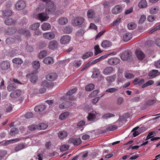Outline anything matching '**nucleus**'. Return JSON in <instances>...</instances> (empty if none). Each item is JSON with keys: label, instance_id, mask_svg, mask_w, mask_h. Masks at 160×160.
Returning <instances> with one entry per match:
<instances>
[{"label": "nucleus", "instance_id": "obj_18", "mask_svg": "<svg viewBox=\"0 0 160 160\" xmlns=\"http://www.w3.org/2000/svg\"><path fill=\"white\" fill-rule=\"evenodd\" d=\"M72 105L71 103L69 102H66L60 104L59 107L60 108L63 109L70 107Z\"/></svg>", "mask_w": 160, "mask_h": 160}, {"label": "nucleus", "instance_id": "obj_20", "mask_svg": "<svg viewBox=\"0 0 160 160\" xmlns=\"http://www.w3.org/2000/svg\"><path fill=\"white\" fill-rule=\"evenodd\" d=\"M46 14L43 12L39 13L38 15V18L41 21H46L48 18V17L46 16Z\"/></svg>", "mask_w": 160, "mask_h": 160}, {"label": "nucleus", "instance_id": "obj_38", "mask_svg": "<svg viewBox=\"0 0 160 160\" xmlns=\"http://www.w3.org/2000/svg\"><path fill=\"white\" fill-rule=\"evenodd\" d=\"M12 62L17 64H21L22 63L23 61L20 58H15L12 60Z\"/></svg>", "mask_w": 160, "mask_h": 160}, {"label": "nucleus", "instance_id": "obj_57", "mask_svg": "<svg viewBox=\"0 0 160 160\" xmlns=\"http://www.w3.org/2000/svg\"><path fill=\"white\" fill-rule=\"evenodd\" d=\"M115 115L112 113H106L102 116V118L104 119H107L108 118H110L112 117H114Z\"/></svg>", "mask_w": 160, "mask_h": 160}, {"label": "nucleus", "instance_id": "obj_31", "mask_svg": "<svg viewBox=\"0 0 160 160\" xmlns=\"http://www.w3.org/2000/svg\"><path fill=\"white\" fill-rule=\"evenodd\" d=\"M96 115L95 113H89L87 117L88 120L90 121H94L96 118Z\"/></svg>", "mask_w": 160, "mask_h": 160}, {"label": "nucleus", "instance_id": "obj_22", "mask_svg": "<svg viewBox=\"0 0 160 160\" xmlns=\"http://www.w3.org/2000/svg\"><path fill=\"white\" fill-rule=\"evenodd\" d=\"M43 62L47 64H52L53 62V58L51 57H46L44 59Z\"/></svg>", "mask_w": 160, "mask_h": 160}, {"label": "nucleus", "instance_id": "obj_51", "mask_svg": "<svg viewBox=\"0 0 160 160\" xmlns=\"http://www.w3.org/2000/svg\"><path fill=\"white\" fill-rule=\"evenodd\" d=\"M28 128L30 131H33L38 129V126L36 125L32 124L28 126Z\"/></svg>", "mask_w": 160, "mask_h": 160}, {"label": "nucleus", "instance_id": "obj_49", "mask_svg": "<svg viewBox=\"0 0 160 160\" xmlns=\"http://www.w3.org/2000/svg\"><path fill=\"white\" fill-rule=\"evenodd\" d=\"M81 61L80 60H75L73 64V66L76 68H78L81 65Z\"/></svg>", "mask_w": 160, "mask_h": 160}, {"label": "nucleus", "instance_id": "obj_39", "mask_svg": "<svg viewBox=\"0 0 160 160\" xmlns=\"http://www.w3.org/2000/svg\"><path fill=\"white\" fill-rule=\"evenodd\" d=\"M16 41L15 39L12 37H9L5 41L7 44L10 45Z\"/></svg>", "mask_w": 160, "mask_h": 160}, {"label": "nucleus", "instance_id": "obj_5", "mask_svg": "<svg viewBox=\"0 0 160 160\" xmlns=\"http://www.w3.org/2000/svg\"><path fill=\"white\" fill-rule=\"evenodd\" d=\"M26 7L25 2L22 0L19 1L15 4V7L17 10H21L24 9Z\"/></svg>", "mask_w": 160, "mask_h": 160}, {"label": "nucleus", "instance_id": "obj_34", "mask_svg": "<svg viewBox=\"0 0 160 160\" xmlns=\"http://www.w3.org/2000/svg\"><path fill=\"white\" fill-rule=\"evenodd\" d=\"M19 32L22 34H25L27 37H29L31 36V34L28 30L25 29H21L19 30Z\"/></svg>", "mask_w": 160, "mask_h": 160}, {"label": "nucleus", "instance_id": "obj_23", "mask_svg": "<svg viewBox=\"0 0 160 160\" xmlns=\"http://www.w3.org/2000/svg\"><path fill=\"white\" fill-rule=\"evenodd\" d=\"M132 37V35L130 33H126L123 36V39L124 42H127L130 40Z\"/></svg>", "mask_w": 160, "mask_h": 160}, {"label": "nucleus", "instance_id": "obj_45", "mask_svg": "<svg viewBox=\"0 0 160 160\" xmlns=\"http://www.w3.org/2000/svg\"><path fill=\"white\" fill-rule=\"evenodd\" d=\"M18 133V129L16 128L13 127L11 129L10 133L11 135L13 136L15 134H17Z\"/></svg>", "mask_w": 160, "mask_h": 160}, {"label": "nucleus", "instance_id": "obj_2", "mask_svg": "<svg viewBox=\"0 0 160 160\" xmlns=\"http://www.w3.org/2000/svg\"><path fill=\"white\" fill-rule=\"evenodd\" d=\"M26 77L28 78H30V81L33 83H35L38 78V77L37 75L36 72L34 71H33L27 74L26 75Z\"/></svg>", "mask_w": 160, "mask_h": 160}, {"label": "nucleus", "instance_id": "obj_6", "mask_svg": "<svg viewBox=\"0 0 160 160\" xmlns=\"http://www.w3.org/2000/svg\"><path fill=\"white\" fill-rule=\"evenodd\" d=\"M10 64L9 61H5L2 62L0 64V67L3 70H6L10 67Z\"/></svg>", "mask_w": 160, "mask_h": 160}, {"label": "nucleus", "instance_id": "obj_54", "mask_svg": "<svg viewBox=\"0 0 160 160\" xmlns=\"http://www.w3.org/2000/svg\"><path fill=\"white\" fill-rule=\"evenodd\" d=\"M156 102V100L155 99L149 100L146 102V104L148 106L152 105L155 103Z\"/></svg>", "mask_w": 160, "mask_h": 160}, {"label": "nucleus", "instance_id": "obj_53", "mask_svg": "<svg viewBox=\"0 0 160 160\" xmlns=\"http://www.w3.org/2000/svg\"><path fill=\"white\" fill-rule=\"evenodd\" d=\"M100 74L99 70H98L93 72L92 77V78H95L98 77Z\"/></svg>", "mask_w": 160, "mask_h": 160}, {"label": "nucleus", "instance_id": "obj_7", "mask_svg": "<svg viewBox=\"0 0 160 160\" xmlns=\"http://www.w3.org/2000/svg\"><path fill=\"white\" fill-rule=\"evenodd\" d=\"M120 60L117 58H112L108 60V62L109 64L112 65H117L120 62Z\"/></svg>", "mask_w": 160, "mask_h": 160}, {"label": "nucleus", "instance_id": "obj_16", "mask_svg": "<svg viewBox=\"0 0 160 160\" xmlns=\"http://www.w3.org/2000/svg\"><path fill=\"white\" fill-rule=\"evenodd\" d=\"M113 70V68L112 67H108L104 69L103 73L105 75H108L111 73Z\"/></svg>", "mask_w": 160, "mask_h": 160}, {"label": "nucleus", "instance_id": "obj_32", "mask_svg": "<svg viewBox=\"0 0 160 160\" xmlns=\"http://www.w3.org/2000/svg\"><path fill=\"white\" fill-rule=\"evenodd\" d=\"M68 22V19L65 17H62L60 18L58 20V23L61 25H65Z\"/></svg>", "mask_w": 160, "mask_h": 160}, {"label": "nucleus", "instance_id": "obj_24", "mask_svg": "<svg viewBox=\"0 0 160 160\" xmlns=\"http://www.w3.org/2000/svg\"><path fill=\"white\" fill-rule=\"evenodd\" d=\"M46 107L44 105H41L36 107L34 110L36 112H42L44 110Z\"/></svg>", "mask_w": 160, "mask_h": 160}, {"label": "nucleus", "instance_id": "obj_64", "mask_svg": "<svg viewBox=\"0 0 160 160\" xmlns=\"http://www.w3.org/2000/svg\"><path fill=\"white\" fill-rule=\"evenodd\" d=\"M16 31V29L14 28H9L8 30V32L11 35L14 33Z\"/></svg>", "mask_w": 160, "mask_h": 160}, {"label": "nucleus", "instance_id": "obj_11", "mask_svg": "<svg viewBox=\"0 0 160 160\" xmlns=\"http://www.w3.org/2000/svg\"><path fill=\"white\" fill-rule=\"evenodd\" d=\"M21 91L20 89H17L15 91L12 92L10 94V96L13 98L18 97L21 94Z\"/></svg>", "mask_w": 160, "mask_h": 160}, {"label": "nucleus", "instance_id": "obj_29", "mask_svg": "<svg viewBox=\"0 0 160 160\" xmlns=\"http://www.w3.org/2000/svg\"><path fill=\"white\" fill-rule=\"evenodd\" d=\"M2 16L5 17H9L11 15L12 12V11L10 9H7L3 10L2 12Z\"/></svg>", "mask_w": 160, "mask_h": 160}, {"label": "nucleus", "instance_id": "obj_10", "mask_svg": "<svg viewBox=\"0 0 160 160\" xmlns=\"http://www.w3.org/2000/svg\"><path fill=\"white\" fill-rule=\"evenodd\" d=\"M71 37L68 35H64L60 39V42L62 44H67L71 40Z\"/></svg>", "mask_w": 160, "mask_h": 160}, {"label": "nucleus", "instance_id": "obj_55", "mask_svg": "<svg viewBox=\"0 0 160 160\" xmlns=\"http://www.w3.org/2000/svg\"><path fill=\"white\" fill-rule=\"evenodd\" d=\"M118 91V89H117L113 88H108L105 91L107 92L112 93L117 92Z\"/></svg>", "mask_w": 160, "mask_h": 160}, {"label": "nucleus", "instance_id": "obj_8", "mask_svg": "<svg viewBox=\"0 0 160 160\" xmlns=\"http://www.w3.org/2000/svg\"><path fill=\"white\" fill-rule=\"evenodd\" d=\"M58 43L56 41L53 40L50 41L48 47L51 50H54L57 48Z\"/></svg>", "mask_w": 160, "mask_h": 160}, {"label": "nucleus", "instance_id": "obj_4", "mask_svg": "<svg viewBox=\"0 0 160 160\" xmlns=\"http://www.w3.org/2000/svg\"><path fill=\"white\" fill-rule=\"evenodd\" d=\"M122 11V6L119 5H116L112 8L111 12L112 14L117 15L120 13Z\"/></svg>", "mask_w": 160, "mask_h": 160}, {"label": "nucleus", "instance_id": "obj_46", "mask_svg": "<svg viewBox=\"0 0 160 160\" xmlns=\"http://www.w3.org/2000/svg\"><path fill=\"white\" fill-rule=\"evenodd\" d=\"M94 48L95 50L94 54L95 55H97L99 53H100L102 52V51L101 50V49L99 48V47L98 45H97L95 46L94 47Z\"/></svg>", "mask_w": 160, "mask_h": 160}, {"label": "nucleus", "instance_id": "obj_27", "mask_svg": "<svg viewBox=\"0 0 160 160\" xmlns=\"http://www.w3.org/2000/svg\"><path fill=\"white\" fill-rule=\"evenodd\" d=\"M116 78V75L113 74L110 76H108L106 78V80L108 83L110 84L113 82Z\"/></svg>", "mask_w": 160, "mask_h": 160}, {"label": "nucleus", "instance_id": "obj_59", "mask_svg": "<svg viewBox=\"0 0 160 160\" xmlns=\"http://www.w3.org/2000/svg\"><path fill=\"white\" fill-rule=\"evenodd\" d=\"M124 76L125 78L128 79L132 78L134 77V76L133 74L128 73H125Z\"/></svg>", "mask_w": 160, "mask_h": 160}, {"label": "nucleus", "instance_id": "obj_44", "mask_svg": "<svg viewBox=\"0 0 160 160\" xmlns=\"http://www.w3.org/2000/svg\"><path fill=\"white\" fill-rule=\"evenodd\" d=\"M154 82L152 80H150L147 82L143 84L142 87V88H144L147 87L149 86L154 83Z\"/></svg>", "mask_w": 160, "mask_h": 160}, {"label": "nucleus", "instance_id": "obj_63", "mask_svg": "<svg viewBox=\"0 0 160 160\" xmlns=\"http://www.w3.org/2000/svg\"><path fill=\"white\" fill-rule=\"evenodd\" d=\"M33 113L30 112H29L26 113L24 115V117L25 118H31L33 117Z\"/></svg>", "mask_w": 160, "mask_h": 160}, {"label": "nucleus", "instance_id": "obj_36", "mask_svg": "<svg viewBox=\"0 0 160 160\" xmlns=\"http://www.w3.org/2000/svg\"><path fill=\"white\" fill-rule=\"evenodd\" d=\"M69 115V113L68 112H66L61 113L59 116V118L63 120L66 119Z\"/></svg>", "mask_w": 160, "mask_h": 160}, {"label": "nucleus", "instance_id": "obj_21", "mask_svg": "<svg viewBox=\"0 0 160 160\" xmlns=\"http://www.w3.org/2000/svg\"><path fill=\"white\" fill-rule=\"evenodd\" d=\"M25 148L26 146L23 143L18 144L15 147L14 150L18 152Z\"/></svg>", "mask_w": 160, "mask_h": 160}, {"label": "nucleus", "instance_id": "obj_33", "mask_svg": "<svg viewBox=\"0 0 160 160\" xmlns=\"http://www.w3.org/2000/svg\"><path fill=\"white\" fill-rule=\"evenodd\" d=\"M50 28V24L48 23H44L42 26V29L43 31L48 30Z\"/></svg>", "mask_w": 160, "mask_h": 160}, {"label": "nucleus", "instance_id": "obj_47", "mask_svg": "<svg viewBox=\"0 0 160 160\" xmlns=\"http://www.w3.org/2000/svg\"><path fill=\"white\" fill-rule=\"evenodd\" d=\"M47 52L46 50H43L41 51L39 54L38 57L40 58H42L45 57L47 54Z\"/></svg>", "mask_w": 160, "mask_h": 160}, {"label": "nucleus", "instance_id": "obj_19", "mask_svg": "<svg viewBox=\"0 0 160 160\" xmlns=\"http://www.w3.org/2000/svg\"><path fill=\"white\" fill-rule=\"evenodd\" d=\"M95 12L92 9L88 10L87 12V17L89 18H93L95 17Z\"/></svg>", "mask_w": 160, "mask_h": 160}, {"label": "nucleus", "instance_id": "obj_13", "mask_svg": "<svg viewBox=\"0 0 160 160\" xmlns=\"http://www.w3.org/2000/svg\"><path fill=\"white\" fill-rule=\"evenodd\" d=\"M118 128V127L116 125H109L107 126L106 129L102 131V133H105L107 132V131H113Z\"/></svg>", "mask_w": 160, "mask_h": 160}, {"label": "nucleus", "instance_id": "obj_62", "mask_svg": "<svg viewBox=\"0 0 160 160\" xmlns=\"http://www.w3.org/2000/svg\"><path fill=\"white\" fill-rule=\"evenodd\" d=\"M76 91V89L75 88L69 90L66 93V96L71 95Z\"/></svg>", "mask_w": 160, "mask_h": 160}, {"label": "nucleus", "instance_id": "obj_3", "mask_svg": "<svg viewBox=\"0 0 160 160\" xmlns=\"http://www.w3.org/2000/svg\"><path fill=\"white\" fill-rule=\"evenodd\" d=\"M68 142L69 143H73L74 145L78 146L82 143V140L80 138L72 137L69 139Z\"/></svg>", "mask_w": 160, "mask_h": 160}, {"label": "nucleus", "instance_id": "obj_42", "mask_svg": "<svg viewBox=\"0 0 160 160\" xmlns=\"http://www.w3.org/2000/svg\"><path fill=\"white\" fill-rule=\"evenodd\" d=\"M158 10V8L157 6L152 7L149 10L151 14H155L156 13Z\"/></svg>", "mask_w": 160, "mask_h": 160}, {"label": "nucleus", "instance_id": "obj_1", "mask_svg": "<svg viewBox=\"0 0 160 160\" xmlns=\"http://www.w3.org/2000/svg\"><path fill=\"white\" fill-rule=\"evenodd\" d=\"M84 18L82 17H77L75 18L72 22L73 26H78L82 24L84 22Z\"/></svg>", "mask_w": 160, "mask_h": 160}, {"label": "nucleus", "instance_id": "obj_61", "mask_svg": "<svg viewBox=\"0 0 160 160\" xmlns=\"http://www.w3.org/2000/svg\"><path fill=\"white\" fill-rule=\"evenodd\" d=\"M146 19V17L144 15H142L139 20L138 22L139 23H143Z\"/></svg>", "mask_w": 160, "mask_h": 160}, {"label": "nucleus", "instance_id": "obj_37", "mask_svg": "<svg viewBox=\"0 0 160 160\" xmlns=\"http://www.w3.org/2000/svg\"><path fill=\"white\" fill-rule=\"evenodd\" d=\"M37 126L38 129L39 130H44L48 127V125L44 123H39Z\"/></svg>", "mask_w": 160, "mask_h": 160}, {"label": "nucleus", "instance_id": "obj_14", "mask_svg": "<svg viewBox=\"0 0 160 160\" xmlns=\"http://www.w3.org/2000/svg\"><path fill=\"white\" fill-rule=\"evenodd\" d=\"M135 52L137 58L139 60H141L144 58V54L140 50L137 49L135 51Z\"/></svg>", "mask_w": 160, "mask_h": 160}, {"label": "nucleus", "instance_id": "obj_12", "mask_svg": "<svg viewBox=\"0 0 160 160\" xmlns=\"http://www.w3.org/2000/svg\"><path fill=\"white\" fill-rule=\"evenodd\" d=\"M57 74L56 73H52L48 74L46 77V79L49 81H53L57 78Z\"/></svg>", "mask_w": 160, "mask_h": 160}, {"label": "nucleus", "instance_id": "obj_15", "mask_svg": "<svg viewBox=\"0 0 160 160\" xmlns=\"http://www.w3.org/2000/svg\"><path fill=\"white\" fill-rule=\"evenodd\" d=\"M131 52H126L123 53L121 56V58L122 60H127L131 56Z\"/></svg>", "mask_w": 160, "mask_h": 160}, {"label": "nucleus", "instance_id": "obj_26", "mask_svg": "<svg viewBox=\"0 0 160 160\" xmlns=\"http://www.w3.org/2000/svg\"><path fill=\"white\" fill-rule=\"evenodd\" d=\"M17 86L14 83H11L9 84L7 87V90L9 92H11L16 89Z\"/></svg>", "mask_w": 160, "mask_h": 160}, {"label": "nucleus", "instance_id": "obj_60", "mask_svg": "<svg viewBox=\"0 0 160 160\" xmlns=\"http://www.w3.org/2000/svg\"><path fill=\"white\" fill-rule=\"evenodd\" d=\"M69 149V146L67 145H62L60 148V151L62 152L64 151L68 150Z\"/></svg>", "mask_w": 160, "mask_h": 160}, {"label": "nucleus", "instance_id": "obj_17", "mask_svg": "<svg viewBox=\"0 0 160 160\" xmlns=\"http://www.w3.org/2000/svg\"><path fill=\"white\" fill-rule=\"evenodd\" d=\"M112 45V42L108 40H104L102 43L101 46L104 48H106L110 47Z\"/></svg>", "mask_w": 160, "mask_h": 160}, {"label": "nucleus", "instance_id": "obj_43", "mask_svg": "<svg viewBox=\"0 0 160 160\" xmlns=\"http://www.w3.org/2000/svg\"><path fill=\"white\" fill-rule=\"evenodd\" d=\"M33 68L37 70L39 68L40 66V64L39 62L37 61H34L32 63Z\"/></svg>", "mask_w": 160, "mask_h": 160}, {"label": "nucleus", "instance_id": "obj_9", "mask_svg": "<svg viewBox=\"0 0 160 160\" xmlns=\"http://www.w3.org/2000/svg\"><path fill=\"white\" fill-rule=\"evenodd\" d=\"M55 35L52 32L45 33L43 34V38L51 40L54 38Z\"/></svg>", "mask_w": 160, "mask_h": 160}, {"label": "nucleus", "instance_id": "obj_50", "mask_svg": "<svg viewBox=\"0 0 160 160\" xmlns=\"http://www.w3.org/2000/svg\"><path fill=\"white\" fill-rule=\"evenodd\" d=\"M40 26V24L39 23H35L33 24L32 25L30 26V28L32 30H35L38 28Z\"/></svg>", "mask_w": 160, "mask_h": 160}, {"label": "nucleus", "instance_id": "obj_40", "mask_svg": "<svg viewBox=\"0 0 160 160\" xmlns=\"http://www.w3.org/2000/svg\"><path fill=\"white\" fill-rule=\"evenodd\" d=\"M93 55V53L92 52H88L84 53L82 56V58L83 59H86L92 56Z\"/></svg>", "mask_w": 160, "mask_h": 160}, {"label": "nucleus", "instance_id": "obj_41", "mask_svg": "<svg viewBox=\"0 0 160 160\" xmlns=\"http://www.w3.org/2000/svg\"><path fill=\"white\" fill-rule=\"evenodd\" d=\"M158 71V70H153L148 74V76L152 78H154L157 76Z\"/></svg>", "mask_w": 160, "mask_h": 160}, {"label": "nucleus", "instance_id": "obj_25", "mask_svg": "<svg viewBox=\"0 0 160 160\" xmlns=\"http://www.w3.org/2000/svg\"><path fill=\"white\" fill-rule=\"evenodd\" d=\"M133 82L134 84H138L139 85H141L143 84L144 82V80L143 79H140L136 78L133 81Z\"/></svg>", "mask_w": 160, "mask_h": 160}, {"label": "nucleus", "instance_id": "obj_35", "mask_svg": "<svg viewBox=\"0 0 160 160\" xmlns=\"http://www.w3.org/2000/svg\"><path fill=\"white\" fill-rule=\"evenodd\" d=\"M15 22L13 19L11 18H8L6 19L4 22L5 24L7 25H11Z\"/></svg>", "mask_w": 160, "mask_h": 160}, {"label": "nucleus", "instance_id": "obj_52", "mask_svg": "<svg viewBox=\"0 0 160 160\" xmlns=\"http://www.w3.org/2000/svg\"><path fill=\"white\" fill-rule=\"evenodd\" d=\"M128 27L129 30H133L136 27V25L135 23H130L128 24Z\"/></svg>", "mask_w": 160, "mask_h": 160}, {"label": "nucleus", "instance_id": "obj_30", "mask_svg": "<svg viewBox=\"0 0 160 160\" xmlns=\"http://www.w3.org/2000/svg\"><path fill=\"white\" fill-rule=\"evenodd\" d=\"M67 133L64 131L60 132L58 134V136L60 139H63L67 136Z\"/></svg>", "mask_w": 160, "mask_h": 160}, {"label": "nucleus", "instance_id": "obj_56", "mask_svg": "<svg viewBox=\"0 0 160 160\" xmlns=\"http://www.w3.org/2000/svg\"><path fill=\"white\" fill-rule=\"evenodd\" d=\"M20 140V139L18 138H16L14 139H12L9 141H7L6 142H5L4 143H3V145H8V144H9L10 142H11L12 141H14V142H17L18 141H19Z\"/></svg>", "mask_w": 160, "mask_h": 160}, {"label": "nucleus", "instance_id": "obj_48", "mask_svg": "<svg viewBox=\"0 0 160 160\" xmlns=\"http://www.w3.org/2000/svg\"><path fill=\"white\" fill-rule=\"evenodd\" d=\"M94 87V85L93 84H90L87 85L85 88V89L87 91H90L93 89Z\"/></svg>", "mask_w": 160, "mask_h": 160}, {"label": "nucleus", "instance_id": "obj_28", "mask_svg": "<svg viewBox=\"0 0 160 160\" xmlns=\"http://www.w3.org/2000/svg\"><path fill=\"white\" fill-rule=\"evenodd\" d=\"M138 6L140 8H144L147 7L148 3L146 0H142L139 2Z\"/></svg>", "mask_w": 160, "mask_h": 160}, {"label": "nucleus", "instance_id": "obj_58", "mask_svg": "<svg viewBox=\"0 0 160 160\" xmlns=\"http://www.w3.org/2000/svg\"><path fill=\"white\" fill-rule=\"evenodd\" d=\"M47 43L45 41L41 42L39 44V48L40 49L43 48L47 46Z\"/></svg>", "mask_w": 160, "mask_h": 160}]
</instances>
